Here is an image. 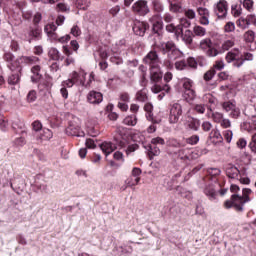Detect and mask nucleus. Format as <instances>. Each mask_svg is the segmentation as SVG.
Segmentation results:
<instances>
[{"mask_svg":"<svg viewBox=\"0 0 256 256\" xmlns=\"http://www.w3.org/2000/svg\"><path fill=\"white\" fill-rule=\"evenodd\" d=\"M48 55L51 57V59H54V61H58V59L61 57L57 48H50Z\"/></svg>","mask_w":256,"mask_h":256,"instance_id":"obj_51","label":"nucleus"},{"mask_svg":"<svg viewBox=\"0 0 256 256\" xmlns=\"http://www.w3.org/2000/svg\"><path fill=\"white\" fill-rule=\"evenodd\" d=\"M184 91H190L193 89V80L189 78H183L181 80Z\"/></svg>","mask_w":256,"mask_h":256,"instance_id":"obj_44","label":"nucleus"},{"mask_svg":"<svg viewBox=\"0 0 256 256\" xmlns=\"http://www.w3.org/2000/svg\"><path fill=\"white\" fill-rule=\"evenodd\" d=\"M127 50V46L125 45V40L122 39L116 43V45L112 48V55L110 57L111 63L115 65H121L123 63V58L119 55L123 53V51Z\"/></svg>","mask_w":256,"mask_h":256,"instance_id":"obj_6","label":"nucleus"},{"mask_svg":"<svg viewBox=\"0 0 256 256\" xmlns=\"http://www.w3.org/2000/svg\"><path fill=\"white\" fill-rule=\"evenodd\" d=\"M86 77H87V72L84 70H79L78 72L73 71L69 75V78L73 81L75 85H82V87H85L90 83H92L93 81H95V74L93 72L89 74V79L87 83L85 82Z\"/></svg>","mask_w":256,"mask_h":256,"instance_id":"obj_4","label":"nucleus"},{"mask_svg":"<svg viewBox=\"0 0 256 256\" xmlns=\"http://www.w3.org/2000/svg\"><path fill=\"white\" fill-rule=\"evenodd\" d=\"M181 115H183V106L179 103H174L170 107V113L168 117V121L171 125H175L179 123V119H181Z\"/></svg>","mask_w":256,"mask_h":256,"instance_id":"obj_9","label":"nucleus"},{"mask_svg":"<svg viewBox=\"0 0 256 256\" xmlns=\"http://www.w3.org/2000/svg\"><path fill=\"white\" fill-rule=\"evenodd\" d=\"M188 145H197L199 143V135H192L186 139Z\"/></svg>","mask_w":256,"mask_h":256,"instance_id":"obj_57","label":"nucleus"},{"mask_svg":"<svg viewBox=\"0 0 256 256\" xmlns=\"http://www.w3.org/2000/svg\"><path fill=\"white\" fill-rule=\"evenodd\" d=\"M27 103H35L37 101V91L30 90L27 94Z\"/></svg>","mask_w":256,"mask_h":256,"instance_id":"obj_50","label":"nucleus"},{"mask_svg":"<svg viewBox=\"0 0 256 256\" xmlns=\"http://www.w3.org/2000/svg\"><path fill=\"white\" fill-rule=\"evenodd\" d=\"M144 110L146 111V118L148 121H152V123H157L153 119V104L151 103H146L144 106Z\"/></svg>","mask_w":256,"mask_h":256,"instance_id":"obj_39","label":"nucleus"},{"mask_svg":"<svg viewBox=\"0 0 256 256\" xmlns=\"http://www.w3.org/2000/svg\"><path fill=\"white\" fill-rule=\"evenodd\" d=\"M203 101H205V103H210V105H215V103H217V98L208 93L203 96Z\"/></svg>","mask_w":256,"mask_h":256,"instance_id":"obj_55","label":"nucleus"},{"mask_svg":"<svg viewBox=\"0 0 256 256\" xmlns=\"http://www.w3.org/2000/svg\"><path fill=\"white\" fill-rule=\"evenodd\" d=\"M186 127H189L192 131H199V128L201 127V121H199V119L190 118L186 122Z\"/></svg>","mask_w":256,"mask_h":256,"instance_id":"obj_33","label":"nucleus"},{"mask_svg":"<svg viewBox=\"0 0 256 256\" xmlns=\"http://www.w3.org/2000/svg\"><path fill=\"white\" fill-rule=\"evenodd\" d=\"M225 173L229 179L237 180L239 179L241 171L239 168H237V166L233 164H228L225 167Z\"/></svg>","mask_w":256,"mask_h":256,"instance_id":"obj_21","label":"nucleus"},{"mask_svg":"<svg viewBox=\"0 0 256 256\" xmlns=\"http://www.w3.org/2000/svg\"><path fill=\"white\" fill-rule=\"evenodd\" d=\"M26 39L29 41V43H31L34 39H41V28H30L29 31L26 33Z\"/></svg>","mask_w":256,"mask_h":256,"instance_id":"obj_24","label":"nucleus"},{"mask_svg":"<svg viewBox=\"0 0 256 256\" xmlns=\"http://www.w3.org/2000/svg\"><path fill=\"white\" fill-rule=\"evenodd\" d=\"M209 138L211 139L214 145H220V143H223V136L221 135V132H219L218 129L212 130Z\"/></svg>","mask_w":256,"mask_h":256,"instance_id":"obj_30","label":"nucleus"},{"mask_svg":"<svg viewBox=\"0 0 256 256\" xmlns=\"http://www.w3.org/2000/svg\"><path fill=\"white\" fill-rule=\"evenodd\" d=\"M255 37H256L255 31L247 30L243 34V41L248 43V44H251V43L255 42Z\"/></svg>","mask_w":256,"mask_h":256,"instance_id":"obj_38","label":"nucleus"},{"mask_svg":"<svg viewBox=\"0 0 256 256\" xmlns=\"http://www.w3.org/2000/svg\"><path fill=\"white\" fill-rule=\"evenodd\" d=\"M150 78L154 83H159L161 79H163V74L161 73V69L158 67L150 68Z\"/></svg>","mask_w":256,"mask_h":256,"instance_id":"obj_27","label":"nucleus"},{"mask_svg":"<svg viewBox=\"0 0 256 256\" xmlns=\"http://www.w3.org/2000/svg\"><path fill=\"white\" fill-rule=\"evenodd\" d=\"M177 159H180V161H183V163H189L191 161V150L189 149H180L178 152H176Z\"/></svg>","mask_w":256,"mask_h":256,"instance_id":"obj_26","label":"nucleus"},{"mask_svg":"<svg viewBox=\"0 0 256 256\" xmlns=\"http://www.w3.org/2000/svg\"><path fill=\"white\" fill-rule=\"evenodd\" d=\"M204 194L210 201H215L217 199V191L215 190V186H213V184H209L204 188Z\"/></svg>","mask_w":256,"mask_h":256,"instance_id":"obj_28","label":"nucleus"},{"mask_svg":"<svg viewBox=\"0 0 256 256\" xmlns=\"http://www.w3.org/2000/svg\"><path fill=\"white\" fill-rule=\"evenodd\" d=\"M162 49L164 53H168V59L164 61L165 67H167V69H173V61L181 59L183 52H181L173 42L163 43Z\"/></svg>","mask_w":256,"mask_h":256,"instance_id":"obj_3","label":"nucleus"},{"mask_svg":"<svg viewBox=\"0 0 256 256\" xmlns=\"http://www.w3.org/2000/svg\"><path fill=\"white\" fill-rule=\"evenodd\" d=\"M31 72L33 73L32 81H37V79H41V66L35 65L32 67Z\"/></svg>","mask_w":256,"mask_h":256,"instance_id":"obj_46","label":"nucleus"},{"mask_svg":"<svg viewBox=\"0 0 256 256\" xmlns=\"http://www.w3.org/2000/svg\"><path fill=\"white\" fill-rule=\"evenodd\" d=\"M252 193L251 189L244 188L242 190V195L239 194H232L230 200H227L224 205L226 209H231L233 207L235 211H238L239 213H243L245 211V203H249L251 201V198H249V195Z\"/></svg>","mask_w":256,"mask_h":256,"instance_id":"obj_2","label":"nucleus"},{"mask_svg":"<svg viewBox=\"0 0 256 256\" xmlns=\"http://www.w3.org/2000/svg\"><path fill=\"white\" fill-rule=\"evenodd\" d=\"M132 9L134 13H137L141 16H145L147 15V13H149V6L147 5V1L145 0H139L135 2L132 6Z\"/></svg>","mask_w":256,"mask_h":256,"instance_id":"obj_14","label":"nucleus"},{"mask_svg":"<svg viewBox=\"0 0 256 256\" xmlns=\"http://www.w3.org/2000/svg\"><path fill=\"white\" fill-rule=\"evenodd\" d=\"M187 68V62L185 60H180L175 62V69H177V71H183V69Z\"/></svg>","mask_w":256,"mask_h":256,"instance_id":"obj_59","label":"nucleus"},{"mask_svg":"<svg viewBox=\"0 0 256 256\" xmlns=\"http://www.w3.org/2000/svg\"><path fill=\"white\" fill-rule=\"evenodd\" d=\"M152 5L154 8V11H156L157 13L163 12V4H161L159 0H153Z\"/></svg>","mask_w":256,"mask_h":256,"instance_id":"obj_60","label":"nucleus"},{"mask_svg":"<svg viewBox=\"0 0 256 256\" xmlns=\"http://www.w3.org/2000/svg\"><path fill=\"white\" fill-rule=\"evenodd\" d=\"M215 69H210L204 74V81H211L215 77Z\"/></svg>","mask_w":256,"mask_h":256,"instance_id":"obj_63","label":"nucleus"},{"mask_svg":"<svg viewBox=\"0 0 256 256\" xmlns=\"http://www.w3.org/2000/svg\"><path fill=\"white\" fill-rule=\"evenodd\" d=\"M66 135H70L71 137H85V132L81 130V127H79V125L70 124L66 128Z\"/></svg>","mask_w":256,"mask_h":256,"instance_id":"obj_22","label":"nucleus"},{"mask_svg":"<svg viewBox=\"0 0 256 256\" xmlns=\"http://www.w3.org/2000/svg\"><path fill=\"white\" fill-rule=\"evenodd\" d=\"M157 145H165V139L162 137H155L151 139L150 144L144 145V149L147 151L150 159L161 155V149H159Z\"/></svg>","mask_w":256,"mask_h":256,"instance_id":"obj_5","label":"nucleus"},{"mask_svg":"<svg viewBox=\"0 0 256 256\" xmlns=\"http://www.w3.org/2000/svg\"><path fill=\"white\" fill-rule=\"evenodd\" d=\"M151 91L152 93H160V95H158V101H162V99L165 97V93H169V91H171V87L168 84L164 86L154 84L151 87Z\"/></svg>","mask_w":256,"mask_h":256,"instance_id":"obj_20","label":"nucleus"},{"mask_svg":"<svg viewBox=\"0 0 256 256\" xmlns=\"http://www.w3.org/2000/svg\"><path fill=\"white\" fill-rule=\"evenodd\" d=\"M32 187H34L36 193H47V182H45L43 175H37L35 177Z\"/></svg>","mask_w":256,"mask_h":256,"instance_id":"obj_15","label":"nucleus"},{"mask_svg":"<svg viewBox=\"0 0 256 256\" xmlns=\"http://www.w3.org/2000/svg\"><path fill=\"white\" fill-rule=\"evenodd\" d=\"M193 34L195 37H205V35H207V29L200 25H195L193 27Z\"/></svg>","mask_w":256,"mask_h":256,"instance_id":"obj_40","label":"nucleus"},{"mask_svg":"<svg viewBox=\"0 0 256 256\" xmlns=\"http://www.w3.org/2000/svg\"><path fill=\"white\" fill-rule=\"evenodd\" d=\"M89 5H91V2H89V0H76L77 9H82L83 11H86V9H89Z\"/></svg>","mask_w":256,"mask_h":256,"instance_id":"obj_45","label":"nucleus"},{"mask_svg":"<svg viewBox=\"0 0 256 256\" xmlns=\"http://www.w3.org/2000/svg\"><path fill=\"white\" fill-rule=\"evenodd\" d=\"M225 59L227 63H233L234 67H242V65L245 63V60H243V54H241L239 49L229 51L226 54Z\"/></svg>","mask_w":256,"mask_h":256,"instance_id":"obj_7","label":"nucleus"},{"mask_svg":"<svg viewBox=\"0 0 256 256\" xmlns=\"http://www.w3.org/2000/svg\"><path fill=\"white\" fill-rule=\"evenodd\" d=\"M57 31V26L53 23L47 24L44 27V32L46 35H50L51 33H55Z\"/></svg>","mask_w":256,"mask_h":256,"instance_id":"obj_52","label":"nucleus"},{"mask_svg":"<svg viewBox=\"0 0 256 256\" xmlns=\"http://www.w3.org/2000/svg\"><path fill=\"white\" fill-rule=\"evenodd\" d=\"M63 53L67 57L66 60H65V64L67 65V67H69V65H74L75 64V58H73L71 56V55H73V52L69 49V47L63 46Z\"/></svg>","mask_w":256,"mask_h":256,"instance_id":"obj_32","label":"nucleus"},{"mask_svg":"<svg viewBox=\"0 0 256 256\" xmlns=\"http://www.w3.org/2000/svg\"><path fill=\"white\" fill-rule=\"evenodd\" d=\"M123 123L124 125L135 127L137 125V116L136 115L126 116L123 120Z\"/></svg>","mask_w":256,"mask_h":256,"instance_id":"obj_41","label":"nucleus"},{"mask_svg":"<svg viewBox=\"0 0 256 256\" xmlns=\"http://www.w3.org/2000/svg\"><path fill=\"white\" fill-rule=\"evenodd\" d=\"M252 23V14H249L246 16V18H239L237 21V25L238 27H240V29H249V27L251 26Z\"/></svg>","mask_w":256,"mask_h":256,"instance_id":"obj_29","label":"nucleus"},{"mask_svg":"<svg viewBox=\"0 0 256 256\" xmlns=\"http://www.w3.org/2000/svg\"><path fill=\"white\" fill-rule=\"evenodd\" d=\"M132 29L135 35H138L139 37H143L147 29H149V24H147V22L135 20Z\"/></svg>","mask_w":256,"mask_h":256,"instance_id":"obj_16","label":"nucleus"},{"mask_svg":"<svg viewBox=\"0 0 256 256\" xmlns=\"http://www.w3.org/2000/svg\"><path fill=\"white\" fill-rule=\"evenodd\" d=\"M184 15H185V18L190 21L197 18V13L195 12V10L191 8H185Z\"/></svg>","mask_w":256,"mask_h":256,"instance_id":"obj_47","label":"nucleus"},{"mask_svg":"<svg viewBox=\"0 0 256 256\" xmlns=\"http://www.w3.org/2000/svg\"><path fill=\"white\" fill-rule=\"evenodd\" d=\"M166 31H168V33H175L177 37L183 35V28H181V26H175V24H168L166 26Z\"/></svg>","mask_w":256,"mask_h":256,"instance_id":"obj_37","label":"nucleus"},{"mask_svg":"<svg viewBox=\"0 0 256 256\" xmlns=\"http://www.w3.org/2000/svg\"><path fill=\"white\" fill-rule=\"evenodd\" d=\"M183 97L187 103H193L197 97V93L195 92V89L184 90Z\"/></svg>","mask_w":256,"mask_h":256,"instance_id":"obj_35","label":"nucleus"},{"mask_svg":"<svg viewBox=\"0 0 256 256\" xmlns=\"http://www.w3.org/2000/svg\"><path fill=\"white\" fill-rule=\"evenodd\" d=\"M213 42L209 38L202 39L199 44V48L205 52L207 57H217L219 50L213 47Z\"/></svg>","mask_w":256,"mask_h":256,"instance_id":"obj_8","label":"nucleus"},{"mask_svg":"<svg viewBox=\"0 0 256 256\" xmlns=\"http://www.w3.org/2000/svg\"><path fill=\"white\" fill-rule=\"evenodd\" d=\"M144 63L146 65L150 66V69L153 67H159L161 65V62L159 61V55H157V52L150 51L143 59Z\"/></svg>","mask_w":256,"mask_h":256,"instance_id":"obj_13","label":"nucleus"},{"mask_svg":"<svg viewBox=\"0 0 256 256\" xmlns=\"http://www.w3.org/2000/svg\"><path fill=\"white\" fill-rule=\"evenodd\" d=\"M3 59L10 71H21V63H26L27 65H35V63H39V58L36 56H22L20 58L15 59V56L11 52H6L3 56Z\"/></svg>","mask_w":256,"mask_h":256,"instance_id":"obj_1","label":"nucleus"},{"mask_svg":"<svg viewBox=\"0 0 256 256\" xmlns=\"http://www.w3.org/2000/svg\"><path fill=\"white\" fill-rule=\"evenodd\" d=\"M87 100L92 105H99L103 102V94L97 91H90L87 96Z\"/></svg>","mask_w":256,"mask_h":256,"instance_id":"obj_23","label":"nucleus"},{"mask_svg":"<svg viewBox=\"0 0 256 256\" xmlns=\"http://www.w3.org/2000/svg\"><path fill=\"white\" fill-rule=\"evenodd\" d=\"M249 147L253 153H256V133L252 135V139L249 144Z\"/></svg>","mask_w":256,"mask_h":256,"instance_id":"obj_64","label":"nucleus"},{"mask_svg":"<svg viewBox=\"0 0 256 256\" xmlns=\"http://www.w3.org/2000/svg\"><path fill=\"white\" fill-rule=\"evenodd\" d=\"M231 11H232L233 17H240V15L243 13V9L239 4L232 5Z\"/></svg>","mask_w":256,"mask_h":256,"instance_id":"obj_48","label":"nucleus"},{"mask_svg":"<svg viewBox=\"0 0 256 256\" xmlns=\"http://www.w3.org/2000/svg\"><path fill=\"white\" fill-rule=\"evenodd\" d=\"M213 11L218 19H225L227 12L229 11V4L225 0H220L213 6Z\"/></svg>","mask_w":256,"mask_h":256,"instance_id":"obj_11","label":"nucleus"},{"mask_svg":"<svg viewBox=\"0 0 256 256\" xmlns=\"http://www.w3.org/2000/svg\"><path fill=\"white\" fill-rule=\"evenodd\" d=\"M197 13L199 16L200 25H204V26L209 25V17H211V13L209 12V9L205 7H198Z\"/></svg>","mask_w":256,"mask_h":256,"instance_id":"obj_17","label":"nucleus"},{"mask_svg":"<svg viewBox=\"0 0 256 256\" xmlns=\"http://www.w3.org/2000/svg\"><path fill=\"white\" fill-rule=\"evenodd\" d=\"M236 181H239L242 185H249V183H251V179L247 177V173L245 171L240 172L238 179H236Z\"/></svg>","mask_w":256,"mask_h":256,"instance_id":"obj_42","label":"nucleus"},{"mask_svg":"<svg viewBox=\"0 0 256 256\" xmlns=\"http://www.w3.org/2000/svg\"><path fill=\"white\" fill-rule=\"evenodd\" d=\"M150 23L152 25V31L158 33L163 29V18L159 14H155L150 18Z\"/></svg>","mask_w":256,"mask_h":256,"instance_id":"obj_18","label":"nucleus"},{"mask_svg":"<svg viewBox=\"0 0 256 256\" xmlns=\"http://www.w3.org/2000/svg\"><path fill=\"white\" fill-rule=\"evenodd\" d=\"M35 136L38 143L51 141V139H53V131L48 128H43L40 132L36 133Z\"/></svg>","mask_w":256,"mask_h":256,"instance_id":"obj_19","label":"nucleus"},{"mask_svg":"<svg viewBox=\"0 0 256 256\" xmlns=\"http://www.w3.org/2000/svg\"><path fill=\"white\" fill-rule=\"evenodd\" d=\"M100 149L102 153H104V155L107 157L111 155L115 149H117V145H115L113 142H103L100 144Z\"/></svg>","mask_w":256,"mask_h":256,"instance_id":"obj_25","label":"nucleus"},{"mask_svg":"<svg viewBox=\"0 0 256 256\" xmlns=\"http://www.w3.org/2000/svg\"><path fill=\"white\" fill-rule=\"evenodd\" d=\"M222 107L226 113H228L229 117L232 119H237L241 115V109L237 107V104L234 100L227 101L222 104Z\"/></svg>","mask_w":256,"mask_h":256,"instance_id":"obj_10","label":"nucleus"},{"mask_svg":"<svg viewBox=\"0 0 256 256\" xmlns=\"http://www.w3.org/2000/svg\"><path fill=\"white\" fill-rule=\"evenodd\" d=\"M8 127H9V123L5 119V116H3V114H0V129H1V131H7Z\"/></svg>","mask_w":256,"mask_h":256,"instance_id":"obj_56","label":"nucleus"},{"mask_svg":"<svg viewBox=\"0 0 256 256\" xmlns=\"http://www.w3.org/2000/svg\"><path fill=\"white\" fill-rule=\"evenodd\" d=\"M225 33H233L235 31V23L227 22L224 26Z\"/></svg>","mask_w":256,"mask_h":256,"instance_id":"obj_62","label":"nucleus"},{"mask_svg":"<svg viewBox=\"0 0 256 256\" xmlns=\"http://www.w3.org/2000/svg\"><path fill=\"white\" fill-rule=\"evenodd\" d=\"M139 181H141V178H135L134 176L130 175L125 180L126 186L121 187L122 191H125V189H127V187H135V186L139 185Z\"/></svg>","mask_w":256,"mask_h":256,"instance_id":"obj_31","label":"nucleus"},{"mask_svg":"<svg viewBox=\"0 0 256 256\" xmlns=\"http://www.w3.org/2000/svg\"><path fill=\"white\" fill-rule=\"evenodd\" d=\"M223 137H224L226 142L231 143V141H233V131L225 130L223 132Z\"/></svg>","mask_w":256,"mask_h":256,"instance_id":"obj_61","label":"nucleus"},{"mask_svg":"<svg viewBox=\"0 0 256 256\" xmlns=\"http://www.w3.org/2000/svg\"><path fill=\"white\" fill-rule=\"evenodd\" d=\"M242 5H243L244 9L249 11V13H252V11H253V0H244L242 2Z\"/></svg>","mask_w":256,"mask_h":256,"instance_id":"obj_58","label":"nucleus"},{"mask_svg":"<svg viewBox=\"0 0 256 256\" xmlns=\"http://www.w3.org/2000/svg\"><path fill=\"white\" fill-rule=\"evenodd\" d=\"M147 99H148V96H147L146 89H142L136 93V100H138L140 103H145Z\"/></svg>","mask_w":256,"mask_h":256,"instance_id":"obj_43","label":"nucleus"},{"mask_svg":"<svg viewBox=\"0 0 256 256\" xmlns=\"http://www.w3.org/2000/svg\"><path fill=\"white\" fill-rule=\"evenodd\" d=\"M210 113L214 123H220L223 120V113L213 112L211 108H210Z\"/></svg>","mask_w":256,"mask_h":256,"instance_id":"obj_49","label":"nucleus"},{"mask_svg":"<svg viewBox=\"0 0 256 256\" xmlns=\"http://www.w3.org/2000/svg\"><path fill=\"white\" fill-rule=\"evenodd\" d=\"M179 35H181L182 41H184L186 45H191V43H193V31L185 30V32L183 33L182 29V34Z\"/></svg>","mask_w":256,"mask_h":256,"instance_id":"obj_36","label":"nucleus"},{"mask_svg":"<svg viewBox=\"0 0 256 256\" xmlns=\"http://www.w3.org/2000/svg\"><path fill=\"white\" fill-rule=\"evenodd\" d=\"M129 103H131V96L129 95V93L121 92L118 96V109L123 112L129 111Z\"/></svg>","mask_w":256,"mask_h":256,"instance_id":"obj_12","label":"nucleus"},{"mask_svg":"<svg viewBox=\"0 0 256 256\" xmlns=\"http://www.w3.org/2000/svg\"><path fill=\"white\" fill-rule=\"evenodd\" d=\"M14 72V74L8 77L9 85H17V83H19V81L21 80V70L19 71V69H16L14 70Z\"/></svg>","mask_w":256,"mask_h":256,"instance_id":"obj_34","label":"nucleus"},{"mask_svg":"<svg viewBox=\"0 0 256 256\" xmlns=\"http://www.w3.org/2000/svg\"><path fill=\"white\" fill-rule=\"evenodd\" d=\"M70 33L73 35V37H81L82 35L81 28L77 24L72 26Z\"/></svg>","mask_w":256,"mask_h":256,"instance_id":"obj_54","label":"nucleus"},{"mask_svg":"<svg viewBox=\"0 0 256 256\" xmlns=\"http://www.w3.org/2000/svg\"><path fill=\"white\" fill-rule=\"evenodd\" d=\"M181 29H189L191 27V20L189 18H181L180 19V24L178 25Z\"/></svg>","mask_w":256,"mask_h":256,"instance_id":"obj_53","label":"nucleus"}]
</instances>
